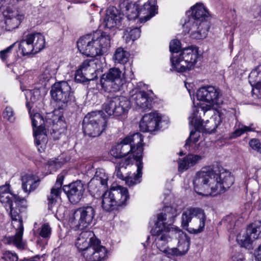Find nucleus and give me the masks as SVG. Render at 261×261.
I'll use <instances>...</instances> for the list:
<instances>
[{
    "mask_svg": "<svg viewBox=\"0 0 261 261\" xmlns=\"http://www.w3.org/2000/svg\"><path fill=\"white\" fill-rule=\"evenodd\" d=\"M233 182L234 178L229 172L224 171L218 174L210 166L198 172L193 180L195 191L204 196H215L224 193Z\"/></svg>",
    "mask_w": 261,
    "mask_h": 261,
    "instance_id": "1",
    "label": "nucleus"
},
{
    "mask_svg": "<svg viewBox=\"0 0 261 261\" xmlns=\"http://www.w3.org/2000/svg\"><path fill=\"white\" fill-rule=\"evenodd\" d=\"M188 17L185 19L183 28L194 39L206 38L210 29L207 18L209 13L202 3H197L187 13Z\"/></svg>",
    "mask_w": 261,
    "mask_h": 261,
    "instance_id": "2",
    "label": "nucleus"
},
{
    "mask_svg": "<svg viewBox=\"0 0 261 261\" xmlns=\"http://www.w3.org/2000/svg\"><path fill=\"white\" fill-rule=\"evenodd\" d=\"M50 94L53 98L58 102L59 109L54 111L51 118L49 119L46 123H53V133L58 132L60 127H65V122L63 120V112L60 109H64L67 103L73 97L71 92V88L67 82L62 81L54 84L51 87Z\"/></svg>",
    "mask_w": 261,
    "mask_h": 261,
    "instance_id": "3",
    "label": "nucleus"
},
{
    "mask_svg": "<svg viewBox=\"0 0 261 261\" xmlns=\"http://www.w3.org/2000/svg\"><path fill=\"white\" fill-rule=\"evenodd\" d=\"M110 37L105 32L96 31L81 37L77 42L80 53L94 57L107 53L110 47Z\"/></svg>",
    "mask_w": 261,
    "mask_h": 261,
    "instance_id": "4",
    "label": "nucleus"
},
{
    "mask_svg": "<svg viewBox=\"0 0 261 261\" xmlns=\"http://www.w3.org/2000/svg\"><path fill=\"white\" fill-rule=\"evenodd\" d=\"M196 96L198 100L205 101L207 104L200 106L193 110V119H195L196 122L201 118L202 115L204 116L206 114L211 113L213 107H219L223 102L221 90L214 86L200 88L197 91Z\"/></svg>",
    "mask_w": 261,
    "mask_h": 261,
    "instance_id": "5",
    "label": "nucleus"
},
{
    "mask_svg": "<svg viewBox=\"0 0 261 261\" xmlns=\"http://www.w3.org/2000/svg\"><path fill=\"white\" fill-rule=\"evenodd\" d=\"M63 181V176H59L55 186L52 188L49 195L47 196L49 208H51L56 203L62 190L72 203H77L83 197L85 188L84 184L81 180H76L68 185L64 186L62 189Z\"/></svg>",
    "mask_w": 261,
    "mask_h": 261,
    "instance_id": "6",
    "label": "nucleus"
},
{
    "mask_svg": "<svg viewBox=\"0 0 261 261\" xmlns=\"http://www.w3.org/2000/svg\"><path fill=\"white\" fill-rule=\"evenodd\" d=\"M223 119V113L219 112L218 115L215 116L214 118H211L210 120H206L204 121L201 118L197 122H196L195 119H193L192 113L189 117V124L194 127L195 130L191 131L190 136L185 144V148L190 150L191 143H196L199 141L200 132L206 133L214 132Z\"/></svg>",
    "mask_w": 261,
    "mask_h": 261,
    "instance_id": "7",
    "label": "nucleus"
},
{
    "mask_svg": "<svg viewBox=\"0 0 261 261\" xmlns=\"http://www.w3.org/2000/svg\"><path fill=\"white\" fill-rule=\"evenodd\" d=\"M120 10L123 15L129 20H134L137 18L139 14H143V17L140 19L141 22L146 21L157 13V8L155 0L148 1L145 3L142 8L139 11V5L125 0L120 4Z\"/></svg>",
    "mask_w": 261,
    "mask_h": 261,
    "instance_id": "8",
    "label": "nucleus"
},
{
    "mask_svg": "<svg viewBox=\"0 0 261 261\" xmlns=\"http://www.w3.org/2000/svg\"><path fill=\"white\" fill-rule=\"evenodd\" d=\"M199 58L197 48L190 46L185 48L178 53L172 54L170 60L172 70L184 72L194 68Z\"/></svg>",
    "mask_w": 261,
    "mask_h": 261,
    "instance_id": "9",
    "label": "nucleus"
},
{
    "mask_svg": "<svg viewBox=\"0 0 261 261\" xmlns=\"http://www.w3.org/2000/svg\"><path fill=\"white\" fill-rule=\"evenodd\" d=\"M102 207L106 211H111L126 205L129 198L128 190L121 186H113L102 195Z\"/></svg>",
    "mask_w": 261,
    "mask_h": 261,
    "instance_id": "10",
    "label": "nucleus"
},
{
    "mask_svg": "<svg viewBox=\"0 0 261 261\" xmlns=\"http://www.w3.org/2000/svg\"><path fill=\"white\" fill-rule=\"evenodd\" d=\"M4 205L7 210H10L9 214L13 226L16 227L15 234L9 238V242L19 249H23L25 245V242L22 240L24 228L20 213L26 207V201H25L24 206L20 203L16 205L14 200H12L11 206H9L8 203H5Z\"/></svg>",
    "mask_w": 261,
    "mask_h": 261,
    "instance_id": "11",
    "label": "nucleus"
},
{
    "mask_svg": "<svg viewBox=\"0 0 261 261\" xmlns=\"http://www.w3.org/2000/svg\"><path fill=\"white\" fill-rule=\"evenodd\" d=\"M107 121L100 111L88 113L84 118L83 128L84 133L88 136H99L105 129Z\"/></svg>",
    "mask_w": 261,
    "mask_h": 261,
    "instance_id": "12",
    "label": "nucleus"
},
{
    "mask_svg": "<svg viewBox=\"0 0 261 261\" xmlns=\"http://www.w3.org/2000/svg\"><path fill=\"white\" fill-rule=\"evenodd\" d=\"M143 137L139 133L127 136L118 143L121 148V152L123 156H125L131 152L134 160L141 161L143 148L142 146Z\"/></svg>",
    "mask_w": 261,
    "mask_h": 261,
    "instance_id": "13",
    "label": "nucleus"
},
{
    "mask_svg": "<svg viewBox=\"0 0 261 261\" xmlns=\"http://www.w3.org/2000/svg\"><path fill=\"white\" fill-rule=\"evenodd\" d=\"M26 105L32 120L36 145L40 152L44 151L48 141L46 131L44 126V120L39 113H36L33 115L30 110V104L28 102Z\"/></svg>",
    "mask_w": 261,
    "mask_h": 261,
    "instance_id": "14",
    "label": "nucleus"
},
{
    "mask_svg": "<svg viewBox=\"0 0 261 261\" xmlns=\"http://www.w3.org/2000/svg\"><path fill=\"white\" fill-rule=\"evenodd\" d=\"M175 226L171 224H164L161 217H159V221L155 223V226L152 229V233L154 236V242L158 248L167 254V250L169 248L166 247L167 243L174 238V234L169 231L175 229Z\"/></svg>",
    "mask_w": 261,
    "mask_h": 261,
    "instance_id": "15",
    "label": "nucleus"
},
{
    "mask_svg": "<svg viewBox=\"0 0 261 261\" xmlns=\"http://www.w3.org/2000/svg\"><path fill=\"white\" fill-rule=\"evenodd\" d=\"M102 66V63L97 59L85 60L75 73V81L84 83L94 80L97 77V72L100 70Z\"/></svg>",
    "mask_w": 261,
    "mask_h": 261,
    "instance_id": "16",
    "label": "nucleus"
},
{
    "mask_svg": "<svg viewBox=\"0 0 261 261\" xmlns=\"http://www.w3.org/2000/svg\"><path fill=\"white\" fill-rule=\"evenodd\" d=\"M130 108V101L123 96L109 97L103 106V110L109 115L115 117L125 115Z\"/></svg>",
    "mask_w": 261,
    "mask_h": 261,
    "instance_id": "17",
    "label": "nucleus"
},
{
    "mask_svg": "<svg viewBox=\"0 0 261 261\" xmlns=\"http://www.w3.org/2000/svg\"><path fill=\"white\" fill-rule=\"evenodd\" d=\"M95 216V210L91 206L80 207L70 217L69 222L72 227L84 229L91 224Z\"/></svg>",
    "mask_w": 261,
    "mask_h": 261,
    "instance_id": "18",
    "label": "nucleus"
},
{
    "mask_svg": "<svg viewBox=\"0 0 261 261\" xmlns=\"http://www.w3.org/2000/svg\"><path fill=\"white\" fill-rule=\"evenodd\" d=\"M122 72L117 68H112L102 74L100 79V84L102 89L109 92H116L120 90L124 83L121 77Z\"/></svg>",
    "mask_w": 261,
    "mask_h": 261,
    "instance_id": "19",
    "label": "nucleus"
},
{
    "mask_svg": "<svg viewBox=\"0 0 261 261\" xmlns=\"http://www.w3.org/2000/svg\"><path fill=\"white\" fill-rule=\"evenodd\" d=\"M169 232L174 234V238L178 240V243L176 247L169 248L166 250L167 255L176 256L185 255L190 248V238L177 227L175 229L171 230Z\"/></svg>",
    "mask_w": 261,
    "mask_h": 261,
    "instance_id": "20",
    "label": "nucleus"
},
{
    "mask_svg": "<svg viewBox=\"0 0 261 261\" xmlns=\"http://www.w3.org/2000/svg\"><path fill=\"white\" fill-rule=\"evenodd\" d=\"M261 233V223L256 222L249 225L245 231L238 235V243L245 248H249L252 242L257 239Z\"/></svg>",
    "mask_w": 261,
    "mask_h": 261,
    "instance_id": "21",
    "label": "nucleus"
},
{
    "mask_svg": "<svg viewBox=\"0 0 261 261\" xmlns=\"http://www.w3.org/2000/svg\"><path fill=\"white\" fill-rule=\"evenodd\" d=\"M5 29L11 31L17 28L24 18V13L15 8L8 7L3 11Z\"/></svg>",
    "mask_w": 261,
    "mask_h": 261,
    "instance_id": "22",
    "label": "nucleus"
},
{
    "mask_svg": "<svg viewBox=\"0 0 261 261\" xmlns=\"http://www.w3.org/2000/svg\"><path fill=\"white\" fill-rule=\"evenodd\" d=\"M142 86H144V84L142 83H139L137 85V88L130 91L132 100L136 106L139 108L143 110L150 109L152 99L149 96L147 93L140 89Z\"/></svg>",
    "mask_w": 261,
    "mask_h": 261,
    "instance_id": "23",
    "label": "nucleus"
},
{
    "mask_svg": "<svg viewBox=\"0 0 261 261\" xmlns=\"http://www.w3.org/2000/svg\"><path fill=\"white\" fill-rule=\"evenodd\" d=\"M161 120V115L156 112L146 114L140 121V129L143 132L152 133L159 129Z\"/></svg>",
    "mask_w": 261,
    "mask_h": 261,
    "instance_id": "24",
    "label": "nucleus"
},
{
    "mask_svg": "<svg viewBox=\"0 0 261 261\" xmlns=\"http://www.w3.org/2000/svg\"><path fill=\"white\" fill-rule=\"evenodd\" d=\"M178 202L179 203H174L171 205L165 206L163 208L164 213L158 215L156 221H159V217H161L164 224L168 225V222H173L174 218L181 213L184 207L181 202Z\"/></svg>",
    "mask_w": 261,
    "mask_h": 261,
    "instance_id": "25",
    "label": "nucleus"
},
{
    "mask_svg": "<svg viewBox=\"0 0 261 261\" xmlns=\"http://www.w3.org/2000/svg\"><path fill=\"white\" fill-rule=\"evenodd\" d=\"M121 14L115 8H110L107 10L103 23L106 28L112 29L119 28L122 24Z\"/></svg>",
    "mask_w": 261,
    "mask_h": 261,
    "instance_id": "26",
    "label": "nucleus"
},
{
    "mask_svg": "<svg viewBox=\"0 0 261 261\" xmlns=\"http://www.w3.org/2000/svg\"><path fill=\"white\" fill-rule=\"evenodd\" d=\"M248 79L249 82L252 87L253 96L261 98V65L251 71Z\"/></svg>",
    "mask_w": 261,
    "mask_h": 261,
    "instance_id": "27",
    "label": "nucleus"
},
{
    "mask_svg": "<svg viewBox=\"0 0 261 261\" xmlns=\"http://www.w3.org/2000/svg\"><path fill=\"white\" fill-rule=\"evenodd\" d=\"M12 200H14L16 205L19 203L24 206L25 199L21 198L17 195L10 192L9 186L4 185L0 187V201L4 204L8 203L9 206L12 205Z\"/></svg>",
    "mask_w": 261,
    "mask_h": 261,
    "instance_id": "28",
    "label": "nucleus"
},
{
    "mask_svg": "<svg viewBox=\"0 0 261 261\" xmlns=\"http://www.w3.org/2000/svg\"><path fill=\"white\" fill-rule=\"evenodd\" d=\"M58 68V64L55 62H48L43 65L39 76L40 82L43 86H45L46 83L56 75Z\"/></svg>",
    "mask_w": 261,
    "mask_h": 261,
    "instance_id": "29",
    "label": "nucleus"
},
{
    "mask_svg": "<svg viewBox=\"0 0 261 261\" xmlns=\"http://www.w3.org/2000/svg\"><path fill=\"white\" fill-rule=\"evenodd\" d=\"M94 240H98L94 237V234L92 231H84L77 237L75 242V246L79 250L84 251L91 244H93Z\"/></svg>",
    "mask_w": 261,
    "mask_h": 261,
    "instance_id": "30",
    "label": "nucleus"
},
{
    "mask_svg": "<svg viewBox=\"0 0 261 261\" xmlns=\"http://www.w3.org/2000/svg\"><path fill=\"white\" fill-rule=\"evenodd\" d=\"M201 216H195L187 228V230L191 233H198L203 231L205 226L206 217L204 211L200 208Z\"/></svg>",
    "mask_w": 261,
    "mask_h": 261,
    "instance_id": "31",
    "label": "nucleus"
},
{
    "mask_svg": "<svg viewBox=\"0 0 261 261\" xmlns=\"http://www.w3.org/2000/svg\"><path fill=\"white\" fill-rule=\"evenodd\" d=\"M200 208L198 207H189L185 210L181 215V225L187 229L189 225V223L192 222L195 216H201Z\"/></svg>",
    "mask_w": 261,
    "mask_h": 261,
    "instance_id": "32",
    "label": "nucleus"
},
{
    "mask_svg": "<svg viewBox=\"0 0 261 261\" xmlns=\"http://www.w3.org/2000/svg\"><path fill=\"white\" fill-rule=\"evenodd\" d=\"M203 158V156L190 154L178 162V169L182 172L189 168L194 166Z\"/></svg>",
    "mask_w": 261,
    "mask_h": 261,
    "instance_id": "33",
    "label": "nucleus"
},
{
    "mask_svg": "<svg viewBox=\"0 0 261 261\" xmlns=\"http://www.w3.org/2000/svg\"><path fill=\"white\" fill-rule=\"evenodd\" d=\"M28 35L35 54L39 53L45 47V37L41 33H34Z\"/></svg>",
    "mask_w": 261,
    "mask_h": 261,
    "instance_id": "34",
    "label": "nucleus"
},
{
    "mask_svg": "<svg viewBox=\"0 0 261 261\" xmlns=\"http://www.w3.org/2000/svg\"><path fill=\"white\" fill-rule=\"evenodd\" d=\"M22 188L29 194L35 190L39 185V179L32 175L26 174L22 177Z\"/></svg>",
    "mask_w": 261,
    "mask_h": 261,
    "instance_id": "35",
    "label": "nucleus"
},
{
    "mask_svg": "<svg viewBox=\"0 0 261 261\" xmlns=\"http://www.w3.org/2000/svg\"><path fill=\"white\" fill-rule=\"evenodd\" d=\"M108 176L102 170L96 171L94 177L89 182V187L93 189L94 186L100 188L107 186Z\"/></svg>",
    "mask_w": 261,
    "mask_h": 261,
    "instance_id": "36",
    "label": "nucleus"
},
{
    "mask_svg": "<svg viewBox=\"0 0 261 261\" xmlns=\"http://www.w3.org/2000/svg\"><path fill=\"white\" fill-rule=\"evenodd\" d=\"M137 174H134L133 176L126 177L125 178L126 184L129 187L134 186L141 181L142 175L143 163L142 161H137L136 163Z\"/></svg>",
    "mask_w": 261,
    "mask_h": 261,
    "instance_id": "37",
    "label": "nucleus"
},
{
    "mask_svg": "<svg viewBox=\"0 0 261 261\" xmlns=\"http://www.w3.org/2000/svg\"><path fill=\"white\" fill-rule=\"evenodd\" d=\"M45 90L44 88H36L33 90H25V95L26 99L28 100L30 97V101L34 103L38 100L42 99L45 95Z\"/></svg>",
    "mask_w": 261,
    "mask_h": 261,
    "instance_id": "38",
    "label": "nucleus"
},
{
    "mask_svg": "<svg viewBox=\"0 0 261 261\" xmlns=\"http://www.w3.org/2000/svg\"><path fill=\"white\" fill-rule=\"evenodd\" d=\"M19 49L21 51L22 55L23 56L35 54L28 34L23 36L19 42Z\"/></svg>",
    "mask_w": 261,
    "mask_h": 261,
    "instance_id": "39",
    "label": "nucleus"
},
{
    "mask_svg": "<svg viewBox=\"0 0 261 261\" xmlns=\"http://www.w3.org/2000/svg\"><path fill=\"white\" fill-rule=\"evenodd\" d=\"M141 31L138 28L132 29L130 28H127L124 32L123 36V39L125 40L126 43H129L130 41H134L140 36Z\"/></svg>",
    "mask_w": 261,
    "mask_h": 261,
    "instance_id": "40",
    "label": "nucleus"
},
{
    "mask_svg": "<svg viewBox=\"0 0 261 261\" xmlns=\"http://www.w3.org/2000/svg\"><path fill=\"white\" fill-rule=\"evenodd\" d=\"M129 56L128 52L124 50L122 48L119 47L116 49L113 58L115 62L124 64L128 61Z\"/></svg>",
    "mask_w": 261,
    "mask_h": 261,
    "instance_id": "41",
    "label": "nucleus"
},
{
    "mask_svg": "<svg viewBox=\"0 0 261 261\" xmlns=\"http://www.w3.org/2000/svg\"><path fill=\"white\" fill-rule=\"evenodd\" d=\"M132 162V159H126L122 160L119 163V165L116 167V175L117 177L121 179H124L126 178L122 174V172L126 168V167L129 165Z\"/></svg>",
    "mask_w": 261,
    "mask_h": 261,
    "instance_id": "42",
    "label": "nucleus"
},
{
    "mask_svg": "<svg viewBox=\"0 0 261 261\" xmlns=\"http://www.w3.org/2000/svg\"><path fill=\"white\" fill-rule=\"evenodd\" d=\"M94 244H96L97 248L95 249V256L93 261H101L106 257V249L104 247L100 245L99 240H94Z\"/></svg>",
    "mask_w": 261,
    "mask_h": 261,
    "instance_id": "43",
    "label": "nucleus"
},
{
    "mask_svg": "<svg viewBox=\"0 0 261 261\" xmlns=\"http://www.w3.org/2000/svg\"><path fill=\"white\" fill-rule=\"evenodd\" d=\"M93 242L83 253V255L87 261H93L95 256V249L97 248L96 244H94V241Z\"/></svg>",
    "mask_w": 261,
    "mask_h": 261,
    "instance_id": "44",
    "label": "nucleus"
},
{
    "mask_svg": "<svg viewBox=\"0 0 261 261\" xmlns=\"http://www.w3.org/2000/svg\"><path fill=\"white\" fill-rule=\"evenodd\" d=\"M253 130L251 126H247L239 123L238 125V127L232 134L231 137L233 138L238 137L246 132Z\"/></svg>",
    "mask_w": 261,
    "mask_h": 261,
    "instance_id": "45",
    "label": "nucleus"
},
{
    "mask_svg": "<svg viewBox=\"0 0 261 261\" xmlns=\"http://www.w3.org/2000/svg\"><path fill=\"white\" fill-rule=\"evenodd\" d=\"M3 117L10 122H13L15 120V114L13 109L11 107H6L3 111Z\"/></svg>",
    "mask_w": 261,
    "mask_h": 261,
    "instance_id": "46",
    "label": "nucleus"
},
{
    "mask_svg": "<svg viewBox=\"0 0 261 261\" xmlns=\"http://www.w3.org/2000/svg\"><path fill=\"white\" fill-rule=\"evenodd\" d=\"M51 232V229L49 224L45 223L41 226L39 234L43 238H49L50 236Z\"/></svg>",
    "mask_w": 261,
    "mask_h": 261,
    "instance_id": "47",
    "label": "nucleus"
},
{
    "mask_svg": "<svg viewBox=\"0 0 261 261\" xmlns=\"http://www.w3.org/2000/svg\"><path fill=\"white\" fill-rule=\"evenodd\" d=\"M236 221V217L234 215L230 214L226 216L222 221V223L224 224H228V227L230 229L234 225Z\"/></svg>",
    "mask_w": 261,
    "mask_h": 261,
    "instance_id": "48",
    "label": "nucleus"
},
{
    "mask_svg": "<svg viewBox=\"0 0 261 261\" xmlns=\"http://www.w3.org/2000/svg\"><path fill=\"white\" fill-rule=\"evenodd\" d=\"M120 147H121L120 145H118V144L112 146L110 151L111 155L115 158H121L123 157L121 152V148Z\"/></svg>",
    "mask_w": 261,
    "mask_h": 261,
    "instance_id": "49",
    "label": "nucleus"
},
{
    "mask_svg": "<svg viewBox=\"0 0 261 261\" xmlns=\"http://www.w3.org/2000/svg\"><path fill=\"white\" fill-rule=\"evenodd\" d=\"M180 47V43L178 40L174 39L170 43L169 48L171 52L173 53V54L178 53V51Z\"/></svg>",
    "mask_w": 261,
    "mask_h": 261,
    "instance_id": "50",
    "label": "nucleus"
},
{
    "mask_svg": "<svg viewBox=\"0 0 261 261\" xmlns=\"http://www.w3.org/2000/svg\"><path fill=\"white\" fill-rule=\"evenodd\" d=\"M6 261H17L18 257L15 253L6 251L3 253L2 257Z\"/></svg>",
    "mask_w": 261,
    "mask_h": 261,
    "instance_id": "51",
    "label": "nucleus"
},
{
    "mask_svg": "<svg viewBox=\"0 0 261 261\" xmlns=\"http://www.w3.org/2000/svg\"><path fill=\"white\" fill-rule=\"evenodd\" d=\"M14 45L15 43L11 45L5 49L0 51V58L2 60H6L10 56L11 53V50Z\"/></svg>",
    "mask_w": 261,
    "mask_h": 261,
    "instance_id": "52",
    "label": "nucleus"
},
{
    "mask_svg": "<svg viewBox=\"0 0 261 261\" xmlns=\"http://www.w3.org/2000/svg\"><path fill=\"white\" fill-rule=\"evenodd\" d=\"M250 146L254 150L261 153V143L256 139H252L249 141Z\"/></svg>",
    "mask_w": 261,
    "mask_h": 261,
    "instance_id": "53",
    "label": "nucleus"
},
{
    "mask_svg": "<svg viewBox=\"0 0 261 261\" xmlns=\"http://www.w3.org/2000/svg\"><path fill=\"white\" fill-rule=\"evenodd\" d=\"M244 255L240 252H235L231 256L232 261H244Z\"/></svg>",
    "mask_w": 261,
    "mask_h": 261,
    "instance_id": "54",
    "label": "nucleus"
},
{
    "mask_svg": "<svg viewBox=\"0 0 261 261\" xmlns=\"http://www.w3.org/2000/svg\"><path fill=\"white\" fill-rule=\"evenodd\" d=\"M14 3H15V0H0V9L5 5Z\"/></svg>",
    "mask_w": 261,
    "mask_h": 261,
    "instance_id": "55",
    "label": "nucleus"
},
{
    "mask_svg": "<svg viewBox=\"0 0 261 261\" xmlns=\"http://www.w3.org/2000/svg\"><path fill=\"white\" fill-rule=\"evenodd\" d=\"M256 259L258 261H261V244L258 246L255 252Z\"/></svg>",
    "mask_w": 261,
    "mask_h": 261,
    "instance_id": "56",
    "label": "nucleus"
},
{
    "mask_svg": "<svg viewBox=\"0 0 261 261\" xmlns=\"http://www.w3.org/2000/svg\"><path fill=\"white\" fill-rule=\"evenodd\" d=\"M53 164H55L56 168H58L61 166L58 159L56 160L55 161H50L49 162V166H52Z\"/></svg>",
    "mask_w": 261,
    "mask_h": 261,
    "instance_id": "57",
    "label": "nucleus"
},
{
    "mask_svg": "<svg viewBox=\"0 0 261 261\" xmlns=\"http://www.w3.org/2000/svg\"><path fill=\"white\" fill-rule=\"evenodd\" d=\"M27 261H39V258L36 257H33L27 259Z\"/></svg>",
    "mask_w": 261,
    "mask_h": 261,
    "instance_id": "58",
    "label": "nucleus"
},
{
    "mask_svg": "<svg viewBox=\"0 0 261 261\" xmlns=\"http://www.w3.org/2000/svg\"><path fill=\"white\" fill-rule=\"evenodd\" d=\"M260 202H261V201H257L256 204H257V203H259L260 204Z\"/></svg>",
    "mask_w": 261,
    "mask_h": 261,
    "instance_id": "59",
    "label": "nucleus"
}]
</instances>
